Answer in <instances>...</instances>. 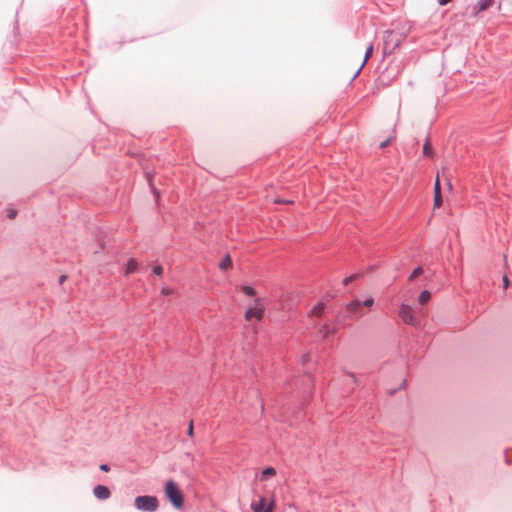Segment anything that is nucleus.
Segmentation results:
<instances>
[{
    "label": "nucleus",
    "mask_w": 512,
    "mask_h": 512,
    "mask_svg": "<svg viewBox=\"0 0 512 512\" xmlns=\"http://www.w3.org/2000/svg\"><path fill=\"white\" fill-rule=\"evenodd\" d=\"M509 284H510V281H509L508 277L505 275L503 277V288L507 289L509 287Z\"/></svg>",
    "instance_id": "nucleus-24"
},
{
    "label": "nucleus",
    "mask_w": 512,
    "mask_h": 512,
    "mask_svg": "<svg viewBox=\"0 0 512 512\" xmlns=\"http://www.w3.org/2000/svg\"><path fill=\"white\" fill-rule=\"evenodd\" d=\"M99 468H100L101 471H104V472L110 471V466L108 464H101L99 466Z\"/></svg>",
    "instance_id": "nucleus-25"
},
{
    "label": "nucleus",
    "mask_w": 512,
    "mask_h": 512,
    "mask_svg": "<svg viewBox=\"0 0 512 512\" xmlns=\"http://www.w3.org/2000/svg\"><path fill=\"white\" fill-rule=\"evenodd\" d=\"M372 53H373V44H370L366 49L364 60L361 64V66L358 68V70L354 74L353 79H355L359 75V73L361 72V70L363 69L365 64L367 63L368 59L371 57Z\"/></svg>",
    "instance_id": "nucleus-11"
},
{
    "label": "nucleus",
    "mask_w": 512,
    "mask_h": 512,
    "mask_svg": "<svg viewBox=\"0 0 512 512\" xmlns=\"http://www.w3.org/2000/svg\"><path fill=\"white\" fill-rule=\"evenodd\" d=\"M6 216L11 220L14 219L17 216V210L13 207H8L6 209Z\"/></svg>",
    "instance_id": "nucleus-21"
},
{
    "label": "nucleus",
    "mask_w": 512,
    "mask_h": 512,
    "mask_svg": "<svg viewBox=\"0 0 512 512\" xmlns=\"http://www.w3.org/2000/svg\"><path fill=\"white\" fill-rule=\"evenodd\" d=\"M263 316V306L261 305V299L255 300V306L249 307L246 310L245 318L248 321H251L253 318H256L257 320H261Z\"/></svg>",
    "instance_id": "nucleus-6"
},
{
    "label": "nucleus",
    "mask_w": 512,
    "mask_h": 512,
    "mask_svg": "<svg viewBox=\"0 0 512 512\" xmlns=\"http://www.w3.org/2000/svg\"><path fill=\"white\" fill-rule=\"evenodd\" d=\"M188 434H189L190 436H192V435H193V423H192V422H190V425H189V428H188Z\"/></svg>",
    "instance_id": "nucleus-28"
},
{
    "label": "nucleus",
    "mask_w": 512,
    "mask_h": 512,
    "mask_svg": "<svg viewBox=\"0 0 512 512\" xmlns=\"http://www.w3.org/2000/svg\"><path fill=\"white\" fill-rule=\"evenodd\" d=\"M336 328L333 326L331 327L329 324H324L322 328L320 329V333L324 338L328 337L330 334L334 333Z\"/></svg>",
    "instance_id": "nucleus-14"
},
{
    "label": "nucleus",
    "mask_w": 512,
    "mask_h": 512,
    "mask_svg": "<svg viewBox=\"0 0 512 512\" xmlns=\"http://www.w3.org/2000/svg\"><path fill=\"white\" fill-rule=\"evenodd\" d=\"M307 358H308V355H304V357H303V362H306V361H307Z\"/></svg>",
    "instance_id": "nucleus-31"
},
{
    "label": "nucleus",
    "mask_w": 512,
    "mask_h": 512,
    "mask_svg": "<svg viewBox=\"0 0 512 512\" xmlns=\"http://www.w3.org/2000/svg\"><path fill=\"white\" fill-rule=\"evenodd\" d=\"M392 141V138H388L387 140L383 141L381 144H380V148H385L387 147L390 142Z\"/></svg>",
    "instance_id": "nucleus-26"
},
{
    "label": "nucleus",
    "mask_w": 512,
    "mask_h": 512,
    "mask_svg": "<svg viewBox=\"0 0 512 512\" xmlns=\"http://www.w3.org/2000/svg\"><path fill=\"white\" fill-rule=\"evenodd\" d=\"M162 293H163L164 295H169V294L171 293V290H170V289H168V288H164V289L162 290Z\"/></svg>",
    "instance_id": "nucleus-30"
},
{
    "label": "nucleus",
    "mask_w": 512,
    "mask_h": 512,
    "mask_svg": "<svg viewBox=\"0 0 512 512\" xmlns=\"http://www.w3.org/2000/svg\"><path fill=\"white\" fill-rule=\"evenodd\" d=\"M153 193L156 195V197H158V193L155 189H153Z\"/></svg>",
    "instance_id": "nucleus-32"
},
{
    "label": "nucleus",
    "mask_w": 512,
    "mask_h": 512,
    "mask_svg": "<svg viewBox=\"0 0 512 512\" xmlns=\"http://www.w3.org/2000/svg\"><path fill=\"white\" fill-rule=\"evenodd\" d=\"M163 272V268L159 265L153 267V273L157 276H160Z\"/></svg>",
    "instance_id": "nucleus-23"
},
{
    "label": "nucleus",
    "mask_w": 512,
    "mask_h": 512,
    "mask_svg": "<svg viewBox=\"0 0 512 512\" xmlns=\"http://www.w3.org/2000/svg\"><path fill=\"white\" fill-rule=\"evenodd\" d=\"M423 154L426 156V157H432L433 156V150H432V147H431V143L430 141L427 139L423 145Z\"/></svg>",
    "instance_id": "nucleus-17"
},
{
    "label": "nucleus",
    "mask_w": 512,
    "mask_h": 512,
    "mask_svg": "<svg viewBox=\"0 0 512 512\" xmlns=\"http://www.w3.org/2000/svg\"><path fill=\"white\" fill-rule=\"evenodd\" d=\"M93 494L99 500H106L110 497L111 492L107 486L97 485L93 489Z\"/></svg>",
    "instance_id": "nucleus-7"
},
{
    "label": "nucleus",
    "mask_w": 512,
    "mask_h": 512,
    "mask_svg": "<svg viewBox=\"0 0 512 512\" xmlns=\"http://www.w3.org/2000/svg\"><path fill=\"white\" fill-rule=\"evenodd\" d=\"M442 205V195L439 183V176L437 175L434 185V206L440 207Z\"/></svg>",
    "instance_id": "nucleus-8"
},
{
    "label": "nucleus",
    "mask_w": 512,
    "mask_h": 512,
    "mask_svg": "<svg viewBox=\"0 0 512 512\" xmlns=\"http://www.w3.org/2000/svg\"><path fill=\"white\" fill-rule=\"evenodd\" d=\"M323 311V305L321 303H318L316 306L313 307V309L310 312V315L313 316H319Z\"/></svg>",
    "instance_id": "nucleus-19"
},
{
    "label": "nucleus",
    "mask_w": 512,
    "mask_h": 512,
    "mask_svg": "<svg viewBox=\"0 0 512 512\" xmlns=\"http://www.w3.org/2000/svg\"><path fill=\"white\" fill-rule=\"evenodd\" d=\"M134 505L140 511L154 512L158 508V499L151 495L137 496Z\"/></svg>",
    "instance_id": "nucleus-3"
},
{
    "label": "nucleus",
    "mask_w": 512,
    "mask_h": 512,
    "mask_svg": "<svg viewBox=\"0 0 512 512\" xmlns=\"http://www.w3.org/2000/svg\"><path fill=\"white\" fill-rule=\"evenodd\" d=\"M492 2L493 0H479L474 6L475 14H478L488 9L491 6Z\"/></svg>",
    "instance_id": "nucleus-10"
},
{
    "label": "nucleus",
    "mask_w": 512,
    "mask_h": 512,
    "mask_svg": "<svg viewBox=\"0 0 512 512\" xmlns=\"http://www.w3.org/2000/svg\"><path fill=\"white\" fill-rule=\"evenodd\" d=\"M399 317L402 321L411 326H417L419 321L416 318L413 308L408 304H402L399 308Z\"/></svg>",
    "instance_id": "nucleus-4"
},
{
    "label": "nucleus",
    "mask_w": 512,
    "mask_h": 512,
    "mask_svg": "<svg viewBox=\"0 0 512 512\" xmlns=\"http://www.w3.org/2000/svg\"><path fill=\"white\" fill-rule=\"evenodd\" d=\"M137 266L138 264L135 259H129L125 269L126 275L134 273L137 270Z\"/></svg>",
    "instance_id": "nucleus-12"
},
{
    "label": "nucleus",
    "mask_w": 512,
    "mask_h": 512,
    "mask_svg": "<svg viewBox=\"0 0 512 512\" xmlns=\"http://www.w3.org/2000/svg\"><path fill=\"white\" fill-rule=\"evenodd\" d=\"M66 279H67V276H66V275H61V276L59 277V284H63V283H64V281H65Z\"/></svg>",
    "instance_id": "nucleus-29"
},
{
    "label": "nucleus",
    "mask_w": 512,
    "mask_h": 512,
    "mask_svg": "<svg viewBox=\"0 0 512 512\" xmlns=\"http://www.w3.org/2000/svg\"><path fill=\"white\" fill-rule=\"evenodd\" d=\"M232 266V260L229 255H226L219 263L220 269H227Z\"/></svg>",
    "instance_id": "nucleus-16"
},
{
    "label": "nucleus",
    "mask_w": 512,
    "mask_h": 512,
    "mask_svg": "<svg viewBox=\"0 0 512 512\" xmlns=\"http://www.w3.org/2000/svg\"><path fill=\"white\" fill-rule=\"evenodd\" d=\"M276 474V470L273 467H266L262 471L261 480L268 479L271 476H274Z\"/></svg>",
    "instance_id": "nucleus-15"
},
{
    "label": "nucleus",
    "mask_w": 512,
    "mask_h": 512,
    "mask_svg": "<svg viewBox=\"0 0 512 512\" xmlns=\"http://www.w3.org/2000/svg\"><path fill=\"white\" fill-rule=\"evenodd\" d=\"M275 508V499L271 498L269 501L265 497H259L257 501L251 503L253 512H273Z\"/></svg>",
    "instance_id": "nucleus-5"
},
{
    "label": "nucleus",
    "mask_w": 512,
    "mask_h": 512,
    "mask_svg": "<svg viewBox=\"0 0 512 512\" xmlns=\"http://www.w3.org/2000/svg\"><path fill=\"white\" fill-rule=\"evenodd\" d=\"M374 304V299L372 297H368L364 301H360L358 299H354L341 310L338 321L345 325L348 321L358 319L364 316L363 307L370 308Z\"/></svg>",
    "instance_id": "nucleus-1"
},
{
    "label": "nucleus",
    "mask_w": 512,
    "mask_h": 512,
    "mask_svg": "<svg viewBox=\"0 0 512 512\" xmlns=\"http://www.w3.org/2000/svg\"><path fill=\"white\" fill-rule=\"evenodd\" d=\"M422 273H423L422 267L419 266V267L415 268L409 276V281H413L415 278L420 276Z\"/></svg>",
    "instance_id": "nucleus-18"
},
{
    "label": "nucleus",
    "mask_w": 512,
    "mask_h": 512,
    "mask_svg": "<svg viewBox=\"0 0 512 512\" xmlns=\"http://www.w3.org/2000/svg\"><path fill=\"white\" fill-rule=\"evenodd\" d=\"M452 0H437L438 4L440 6H444V5H447L449 2H451Z\"/></svg>",
    "instance_id": "nucleus-27"
},
{
    "label": "nucleus",
    "mask_w": 512,
    "mask_h": 512,
    "mask_svg": "<svg viewBox=\"0 0 512 512\" xmlns=\"http://www.w3.org/2000/svg\"><path fill=\"white\" fill-rule=\"evenodd\" d=\"M357 278V275L356 274H353V275H350L349 277H346L344 280H343V284L346 286L348 285L349 283H351L354 279Z\"/></svg>",
    "instance_id": "nucleus-22"
},
{
    "label": "nucleus",
    "mask_w": 512,
    "mask_h": 512,
    "mask_svg": "<svg viewBox=\"0 0 512 512\" xmlns=\"http://www.w3.org/2000/svg\"><path fill=\"white\" fill-rule=\"evenodd\" d=\"M241 290H242V292H244L247 296H254V295H255V293H256V292H255V289H254V288H252V287H250V286H248V285H243V286L241 287Z\"/></svg>",
    "instance_id": "nucleus-20"
},
{
    "label": "nucleus",
    "mask_w": 512,
    "mask_h": 512,
    "mask_svg": "<svg viewBox=\"0 0 512 512\" xmlns=\"http://www.w3.org/2000/svg\"><path fill=\"white\" fill-rule=\"evenodd\" d=\"M385 34H386V36H385V41H384L383 52H384V54H390L398 46V43L395 42L394 44H390V42L388 40V38L390 36H392L393 32L386 31Z\"/></svg>",
    "instance_id": "nucleus-9"
},
{
    "label": "nucleus",
    "mask_w": 512,
    "mask_h": 512,
    "mask_svg": "<svg viewBox=\"0 0 512 512\" xmlns=\"http://www.w3.org/2000/svg\"><path fill=\"white\" fill-rule=\"evenodd\" d=\"M431 298V293L428 290H424L419 294L418 302L421 305L426 304Z\"/></svg>",
    "instance_id": "nucleus-13"
},
{
    "label": "nucleus",
    "mask_w": 512,
    "mask_h": 512,
    "mask_svg": "<svg viewBox=\"0 0 512 512\" xmlns=\"http://www.w3.org/2000/svg\"><path fill=\"white\" fill-rule=\"evenodd\" d=\"M165 493L171 504L179 509L183 506L184 497L177 484L173 480H169L165 485Z\"/></svg>",
    "instance_id": "nucleus-2"
}]
</instances>
